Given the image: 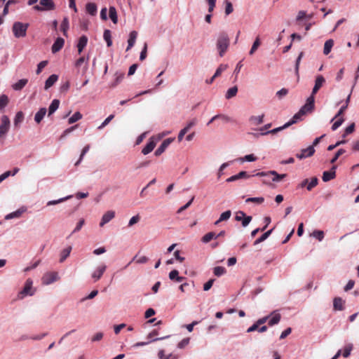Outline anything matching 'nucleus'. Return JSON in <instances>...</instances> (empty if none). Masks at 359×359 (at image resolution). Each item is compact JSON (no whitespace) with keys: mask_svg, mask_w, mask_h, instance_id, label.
Returning a JSON list of instances; mask_svg holds the SVG:
<instances>
[{"mask_svg":"<svg viewBox=\"0 0 359 359\" xmlns=\"http://www.w3.org/2000/svg\"><path fill=\"white\" fill-rule=\"evenodd\" d=\"M345 153V150L344 149H339L335 154L334 156L331 159L330 163H334L339 158V157Z\"/></svg>","mask_w":359,"mask_h":359,"instance_id":"nucleus-55","label":"nucleus"},{"mask_svg":"<svg viewBox=\"0 0 359 359\" xmlns=\"http://www.w3.org/2000/svg\"><path fill=\"white\" fill-rule=\"evenodd\" d=\"M86 11L91 15H95L97 13V6L94 3H88L86 6Z\"/></svg>","mask_w":359,"mask_h":359,"instance_id":"nucleus-30","label":"nucleus"},{"mask_svg":"<svg viewBox=\"0 0 359 359\" xmlns=\"http://www.w3.org/2000/svg\"><path fill=\"white\" fill-rule=\"evenodd\" d=\"M82 118V114L77 111L74 113L68 120L69 124L74 123Z\"/></svg>","mask_w":359,"mask_h":359,"instance_id":"nucleus-43","label":"nucleus"},{"mask_svg":"<svg viewBox=\"0 0 359 359\" xmlns=\"http://www.w3.org/2000/svg\"><path fill=\"white\" fill-rule=\"evenodd\" d=\"M72 247L69 246L61 252L60 262H63L69 256Z\"/></svg>","mask_w":359,"mask_h":359,"instance_id":"nucleus-32","label":"nucleus"},{"mask_svg":"<svg viewBox=\"0 0 359 359\" xmlns=\"http://www.w3.org/2000/svg\"><path fill=\"white\" fill-rule=\"evenodd\" d=\"M214 281H215V279L211 278V279H210L208 282H206V283L204 284V285H203V290H204V291H208V290H209L212 287V285H213V283H214Z\"/></svg>","mask_w":359,"mask_h":359,"instance_id":"nucleus-62","label":"nucleus"},{"mask_svg":"<svg viewBox=\"0 0 359 359\" xmlns=\"http://www.w3.org/2000/svg\"><path fill=\"white\" fill-rule=\"evenodd\" d=\"M140 217L138 215L133 216V217H131V219L129 221L128 226H131L134 225L135 224L137 223L140 221Z\"/></svg>","mask_w":359,"mask_h":359,"instance_id":"nucleus-63","label":"nucleus"},{"mask_svg":"<svg viewBox=\"0 0 359 359\" xmlns=\"http://www.w3.org/2000/svg\"><path fill=\"white\" fill-rule=\"evenodd\" d=\"M55 8V4L53 0H40V5L34 6V9L38 11H50Z\"/></svg>","mask_w":359,"mask_h":359,"instance_id":"nucleus-5","label":"nucleus"},{"mask_svg":"<svg viewBox=\"0 0 359 359\" xmlns=\"http://www.w3.org/2000/svg\"><path fill=\"white\" fill-rule=\"evenodd\" d=\"M115 76H116L115 81L109 86L110 88L116 87L123 80L124 74L123 73H120V74L116 73Z\"/></svg>","mask_w":359,"mask_h":359,"instance_id":"nucleus-40","label":"nucleus"},{"mask_svg":"<svg viewBox=\"0 0 359 359\" xmlns=\"http://www.w3.org/2000/svg\"><path fill=\"white\" fill-rule=\"evenodd\" d=\"M171 142L172 140L170 138L165 140L158 147V148L155 151L154 155L156 156H161L165 151L166 148L170 145Z\"/></svg>","mask_w":359,"mask_h":359,"instance_id":"nucleus-13","label":"nucleus"},{"mask_svg":"<svg viewBox=\"0 0 359 359\" xmlns=\"http://www.w3.org/2000/svg\"><path fill=\"white\" fill-rule=\"evenodd\" d=\"M29 27L28 23L15 22L12 27L13 35L16 38L25 37L27 35V31Z\"/></svg>","mask_w":359,"mask_h":359,"instance_id":"nucleus-3","label":"nucleus"},{"mask_svg":"<svg viewBox=\"0 0 359 359\" xmlns=\"http://www.w3.org/2000/svg\"><path fill=\"white\" fill-rule=\"evenodd\" d=\"M289 126H290V123H286L285 124H284L281 127H278V128H274V129H273L271 130H269V131H266V132H264V133H261V135H267V134H276L278 132L281 131L283 129H285V128H288Z\"/></svg>","mask_w":359,"mask_h":359,"instance_id":"nucleus-29","label":"nucleus"},{"mask_svg":"<svg viewBox=\"0 0 359 359\" xmlns=\"http://www.w3.org/2000/svg\"><path fill=\"white\" fill-rule=\"evenodd\" d=\"M230 43L228 34L225 32L219 33L217 40V49L220 57H223L226 52Z\"/></svg>","mask_w":359,"mask_h":359,"instance_id":"nucleus-2","label":"nucleus"},{"mask_svg":"<svg viewBox=\"0 0 359 359\" xmlns=\"http://www.w3.org/2000/svg\"><path fill=\"white\" fill-rule=\"evenodd\" d=\"M315 153V149L313 146H309L306 149L301 150L300 153L296 154V157L299 159H303L307 157L312 156Z\"/></svg>","mask_w":359,"mask_h":359,"instance_id":"nucleus-9","label":"nucleus"},{"mask_svg":"<svg viewBox=\"0 0 359 359\" xmlns=\"http://www.w3.org/2000/svg\"><path fill=\"white\" fill-rule=\"evenodd\" d=\"M264 198L263 197H252V198H248L245 200L246 203H255L257 204H262L264 203Z\"/></svg>","mask_w":359,"mask_h":359,"instance_id":"nucleus-45","label":"nucleus"},{"mask_svg":"<svg viewBox=\"0 0 359 359\" xmlns=\"http://www.w3.org/2000/svg\"><path fill=\"white\" fill-rule=\"evenodd\" d=\"M60 100L55 99L52 101L48 108V116L53 114L59 107Z\"/></svg>","mask_w":359,"mask_h":359,"instance_id":"nucleus-27","label":"nucleus"},{"mask_svg":"<svg viewBox=\"0 0 359 359\" xmlns=\"http://www.w3.org/2000/svg\"><path fill=\"white\" fill-rule=\"evenodd\" d=\"M338 118H339L332 126V130H336L344 121V119L342 116Z\"/></svg>","mask_w":359,"mask_h":359,"instance_id":"nucleus-52","label":"nucleus"},{"mask_svg":"<svg viewBox=\"0 0 359 359\" xmlns=\"http://www.w3.org/2000/svg\"><path fill=\"white\" fill-rule=\"evenodd\" d=\"M57 279V273L56 272H49L43 275L42 282L44 285H49Z\"/></svg>","mask_w":359,"mask_h":359,"instance_id":"nucleus-10","label":"nucleus"},{"mask_svg":"<svg viewBox=\"0 0 359 359\" xmlns=\"http://www.w3.org/2000/svg\"><path fill=\"white\" fill-rule=\"evenodd\" d=\"M89 149H90V145H88V144L83 147V149H82L81 154L80 155V158H79V161L75 163L76 166H77L81 163L84 155L88 151Z\"/></svg>","mask_w":359,"mask_h":359,"instance_id":"nucleus-53","label":"nucleus"},{"mask_svg":"<svg viewBox=\"0 0 359 359\" xmlns=\"http://www.w3.org/2000/svg\"><path fill=\"white\" fill-rule=\"evenodd\" d=\"M280 318L281 316L279 313H275L269 321V325L270 326H273L276 324H278L280 320Z\"/></svg>","mask_w":359,"mask_h":359,"instance_id":"nucleus-46","label":"nucleus"},{"mask_svg":"<svg viewBox=\"0 0 359 359\" xmlns=\"http://www.w3.org/2000/svg\"><path fill=\"white\" fill-rule=\"evenodd\" d=\"M231 210H226V211L222 212L220 215L219 219L215 222V225H218L221 222L228 220L231 217Z\"/></svg>","mask_w":359,"mask_h":359,"instance_id":"nucleus-26","label":"nucleus"},{"mask_svg":"<svg viewBox=\"0 0 359 359\" xmlns=\"http://www.w3.org/2000/svg\"><path fill=\"white\" fill-rule=\"evenodd\" d=\"M304 55V53L303 52H301L299 55V56L297 57V60H296V63H295V73L298 76L299 75V64H300V62H301V60L302 58Z\"/></svg>","mask_w":359,"mask_h":359,"instance_id":"nucleus-54","label":"nucleus"},{"mask_svg":"<svg viewBox=\"0 0 359 359\" xmlns=\"http://www.w3.org/2000/svg\"><path fill=\"white\" fill-rule=\"evenodd\" d=\"M88 43V37L86 36H81L79 39V42L77 43V48L79 54H81L83 51V48L86 46Z\"/></svg>","mask_w":359,"mask_h":359,"instance_id":"nucleus-20","label":"nucleus"},{"mask_svg":"<svg viewBox=\"0 0 359 359\" xmlns=\"http://www.w3.org/2000/svg\"><path fill=\"white\" fill-rule=\"evenodd\" d=\"M46 112L47 110L45 107L41 108L34 116L35 122L38 124L40 123L41 121L43 120V117L45 116Z\"/></svg>","mask_w":359,"mask_h":359,"instance_id":"nucleus-21","label":"nucleus"},{"mask_svg":"<svg viewBox=\"0 0 359 359\" xmlns=\"http://www.w3.org/2000/svg\"><path fill=\"white\" fill-rule=\"evenodd\" d=\"M216 234L214 232H209L204 235L201 239L203 243H209L213 238H217Z\"/></svg>","mask_w":359,"mask_h":359,"instance_id":"nucleus-39","label":"nucleus"},{"mask_svg":"<svg viewBox=\"0 0 359 359\" xmlns=\"http://www.w3.org/2000/svg\"><path fill=\"white\" fill-rule=\"evenodd\" d=\"M58 76L56 74H52L50 75L45 83V87L44 88L46 90H48L49 88H50L52 86L54 85V83L57 81Z\"/></svg>","mask_w":359,"mask_h":359,"instance_id":"nucleus-23","label":"nucleus"},{"mask_svg":"<svg viewBox=\"0 0 359 359\" xmlns=\"http://www.w3.org/2000/svg\"><path fill=\"white\" fill-rule=\"evenodd\" d=\"M8 103V98L6 95L0 96V110L3 109Z\"/></svg>","mask_w":359,"mask_h":359,"instance_id":"nucleus-47","label":"nucleus"},{"mask_svg":"<svg viewBox=\"0 0 359 359\" xmlns=\"http://www.w3.org/2000/svg\"><path fill=\"white\" fill-rule=\"evenodd\" d=\"M68 29H69V20L67 18H64L63 20L61 22L60 29L65 36H67V32Z\"/></svg>","mask_w":359,"mask_h":359,"instance_id":"nucleus-33","label":"nucleus"},{"mask_svg":"<svg viewBox=\"0 0 359 359\" xmlns=\"http://www.w3.org/2000/svg\"><path fill=\"white\" fill-rule=\"evenodd\" d=\"M104 39L105 40L108 47L112 45L111 31L105 29L103 34Z\"/></svg>","mask_w":359,"mask_h":359,"instance_id":"nucleus-35","label":"nucleus"},{"mask_svg":"<svg viewBox=\"0 0 359 359\" xmlns=\"http://www.w3.org/2000/svg\"><path fill=\"white\" fill-rule=\"evenodd\" d=\"M313 236L319 241H321L324 238V232L323 231L316 230L313 232Z\"/></svg>","mask_w":359,"mask_h":359,"instance_id":"nucleus-57","label":"nucleus"},{"mask_svg":"<svg viewBox=\"0 0 359 359\" xmlns=\"http://www.w3.org/2000/svg\"><path fill=\"white\" fill-rule=\"evenodd\" d=\"M224 4H225V13H226V15H228L233 12V6H232V4L229 0H225Z\"/></svg>","mask_w":359,"mask_h":359,"instance_id":"nucleus-48","label":"nucleus"},{"mask_svg":"<svg viewBox=\"0 0 359 359\" xmlns=\"http://www.w3.org/2000/svg\"><path fill=\"white\" fill-rule=\"evenodd\" d=\"M325 82V79L322 75L317 76L315 81V85L311 95H313L314 97L315 94L317 93L319 89L323 86Z\"/></svg>","mask_w":359,"mask_h":359,"instance_id":"nucleus-12","label":"nucleus"},{"mask_svg":"<svg viewBox=\"0 0 359 359\" xmlns=\"http://www.w3.org/2000/svg\"><path fill=\"white\" fill-rule=\"evenodd\" d=\"M47 61H41V62H39L37 65V69L36 71V73L37 74H39L42 69L47 65Z\"/></svg>","mask_w":359,"mask_h":359,"instance_id":"nucleus-61","label":"nucleus"},{"mask_svg":"<svg viewBox=\"0 0 359 359\" xmlns=\"http://www.w3.org/2000/svg\"><path fill=\"white\" fill-rule=\"evenodd\" d=\"M26 210H27V208L25 207H21L20 208H19L16 211L13 212L11 213H9L7 215H6L5 219L8 220V219H13V218H19V217H20L22 216V215L25 212H26Z\"/></svg>","mask_w":359,"mask_h":359,"instance_id":"nucleus-16","label":"nucleus"},{"mask_svg":"<svg viewBox=\"0 0 359 359\" xmlns=\"http://www.w3.org/2000/svg\"><path fill=\"white\" fill-rule=\"evenodd\" d=\"M65 40L62 38H57L52 46L51 50L53 53H55L60 50L63 47Z\"/></svg>","mask_w":359,"mask_h":359,"instance_id":"nucleus-18","label":"nucleus"},{"mask_svg":"<svg viewBox=\"0 0 359 359\" xmlns=\"http://www.w3.org/2000/svg\"><path fill=\"white\" fill-rule=\"evenodd\" d=\"M334 309L342 311L344 309V301L340 297H335L333 301Z\"/></svg>","mask_w":359,"mask_h":359,"instance_id":"nucleus-19","label":"nucleus"},{"mask_svg":"<svg viewBox=\"0 0 359 359\" xmlns=\"http://www.w3.org/2000/svg\"><path fill=\"white\" fill-rule=\"evenodd\" d=\"M24 120V114L22 111H18L15 117L14 118V125L16 127H18V126Z\"/></svg>","mask_w":359,"mask_h":359,"instance_id":"nucleus-37","label":"nucleus"},{"mask_svg":"<svg viewBox=\"0 0 359 359\" xmlns=\"http://www.w3.org/2000/svg\"><path fill=\"white\" fill-rule=\"evenodd\" d=\"M10 125L11 122L9 118L6 115L2 116L0 124V138H4L5 137L9 130Z\"/></svg>","mask_w":359,"mask_h":359,"instance_id":"nucleus-4","label":"nucleus"},{"mask_svg":"<svg viewBox=\"0 0 359 359\" xmlns=\"http://www.w3.org/2000/svg\"><path fill=\"white\" fill-rule=\"evenodd\" d=\"M260 39H259V37L257 36L255 39V41H254L252 46V48L249 52V54L250 55H252L257 50V48H259V46H260Z\"/></svg>","mask_w":359,"mask_h":359,"instance_id":"nucleus-42","label":"nucleus"},{"mask_svg":"<svg viewBox=\"0 0 359 359\" xmlns=\"http://www.w3.org/2000/svg\"><path fill=\"white\" fill-rule=\"evenodd\" d=\"M32 284H33L32 280L30 278H28L25 282V286H24L22 290H21L18 294V299H22L27 295L32 296L33 294V292L31 291L32 287Z\"/></svg>","mask_w":359,"mask_h":359,"instance_id":"nucleus-6","label":"nucleus"},{"mask_svg":"<svg viewBox=\"0 0 359 359\" xmlns=\"http://www.w3.org/2000/svg\"><path fill=\"white\" fill-rule=\"evenodd\" d=\"M252 176L264 177L262 183L266 185H271L272 182H280L287 177V174H278L276 171L270 170L268 172H259Z\"/></svg>","mask_w":359,"mask_h":359,"instance_id":"nucleus-1","label":"nucleus"},{"mask_svg":"<svg viewBox=\"0 0 359 359\" xmlns=\"http://www.w3.org/2000/svg\"><path fill=\"white\" fill-rule=\"evenodd\" d=\"M156 145V143L153 137H151L149 140V142L147 144V145L142 149V153L144 155H147L151 152L155 148Z\"/></svg>","mask_w":359,"mask_h":359,"instance_id":"nucleus-17","label":"nucleus"},{"mask_svg":"<svg viewBox=\"0 0 359 359\" xmlns=\"http://www.w3.org/2000/svg\"><path fill=\"white\" fill-rule=\"evenodd\" d=\"M147 43H144V48L142 50L140 53V60L141 61H143L147 57Z\"/></svg>","mask_w":359,"mask_h":359,"instance_id":"nucleus-60","label":"nucleus"},{"mask_svg":"<svg viewBox=\"0 0 359 359\" xmlns=\"http://www.w3.org/2000/svg\"><path fill=\"white\" fill-rule=\"evenodd\" d=\"M115 217V212L113 210H109L106 212L101 219V222L100 223V226H103L105 224L110 222L114 217Z\"/></svg>","mask_w":359,"mask_h":359,"instance_id":"nucleus-15","label":"nucleus"},{"mask_svg":"<svg viewBox=\"0 0 359 359\" xmlns=\"http://www.w3.org/2000/svg\"><path fill=\"white\" fill-rule=\"evenodd\" d=\"M137 32L136 31H132L130 33L129 39L128 40V45L126 48L127 51L129 50L134 46L136 39H137Z\"/></svg>","mask_w":359,"mask_h":359,"instance_id":"nucleus-22","label":"nucleus"},{"mask_svg":"<svg viewBox=\"0 0 359 359\" xmlns=\"http://www.w3.org/2000/svg\"><path fill=\"white\" fill-rule=\"evenodd\" d=\"M337 166L333 165L330 170L325 171L323 174L322 179L324 182H328L336 177V170Z\"/></svg>","mask_w":359,"mask_h":359,"instance_id":"nucleus-14","label":"nucleus"},{"mask_svg":"<svg viewBox=\"0 0 359 359\" xmlns=\"http://www.w3.org/2000/svg\"><path fill=\"white\" fill-rule=\"evenodd\" d=\"M109 18L114 24L117 23V13L116 8L114 6L109 7Z\"/></svg>","mask_w":359,"mask_h":359,"instance_id":"nucleus-36","label":"nucleus"},{"mask_svg":"<svg viewBox=\"0 0 359 359\" xmlns=\"http://www.w3.org/2000/svg\"><path fill=\"white\" fill-rule=\"evenodd\" d=\"M169 278L172 280L177 282H182L184 280V277L179 276V271L176 269L171 271L169 273Z\"/></svg>","mask_w":359,"mask_h":359,"instance_id":"nucleus-25","label":"nucleus"},{"mask_svg":"<svg viewBox=\"0 0 359 359\" xmlns=\"http://www.w3.org/2000/svg\"><path fill=\"white\" fill-rule=\"evenodd\" d=\"M314 100L313 95L308 97L306 104L299 109L300 114H303L304 116L307 113L311 112L314 109Z\"/></svg>","mask_w":359,"mask_h":359,"instance_id":"nucleus-7","label":"nucleus"},{"mask_svg":"<svg viewBox=\"0 0 359 359\" xmlns=\"http://www.w3.org/2000/svg\"><path fill=\"white\" fill-rule=\"evenodd\" d=\"M264 116V114H262L261 116H252L250 118V122L251 123V124H252L254 126H258L263 123Z\"/></svg>","mask_w":359,"mask_h":359,"instance_id":"nucleus-28","label":"nucleus"},{"mask_svg":"<svg viewBox=\"0 0 359 359\" xmlns=\"http://www.w3.org/2000/svg\"><path fill=\"white\" fill-rule=\"evenodd\" d=\"M333 45L334 41L332 39H329L326 41L324 44L323 53L325 55H328L330 53L332 48L333 47Z\"/></svg>","mask_w":359,"mask_h":359,"instance_id":"nucleus-31","label":"nucleus"},{"mask_svg":"<svg viewBox=\"0 0 359 359\" xmlns=\"http://www.w3.org/2000/svg\"><path fill=\"white\" fill-rule=\"evenodd\" d=\"M226 270L223 266H216L213 269L214 275L218 277L224 275V273H226Z\"/></svg>","mask_w":359,"mask_h":359,"instance_id":"nucleus-41","label":"nucleus"},{"mask_svg":"<svg viewBox=\"0 0 359 359\" xmlns=\"http://www.w3.org/2000/svg\"><path fill=\"white\" fill-rule=\"evenodd\" d=\"M355 130V123H352L350 126H348L344 131L343 135L344 137L352 133Z\"/></svg>","mask_w":359,"mask_h":359,"instance_id":"nucleus-59","label":"nucleus"},{"mask_svg":"<svg viewBox=\"0 0 359 359\" xmlns=\"http://www.w3.org/2000/svg\"><path fill=\"white\" fill-rule=\"evenodd\" d=\"M318 182V180L317 177H312L311 180V182H309V184L306 187L307 190L308 191L312 190L313 188H314L315 187L317 186Z\"/></svg>","mask_w":359,"mask_h":359,"instance_id":"nucleus-50","label":"nucleus"},{"mask_svg":"<svg viewBox=\"0 0 359 359\" xmlns=\"http://www.w3.org/2000/svg\"><path fill=\"white\" fill-rule=\"evenodd\" d=\"M272 231H273V229L269 230L268 231H266L264 234H262L259 238H257L254 242V245H256L264 241L271 235Z\"/></svg>","mask_w":359,"mask_h":359,"instance_id":"nucleus-38","label":"nucleus"},{"mask_svg":"<svg viewBox=\"0 0 359 359\" xmlns=\"http://www.w3.org/2000/svg\"><path fill=\"white\" fill-rule=\"evenodd\" d=\"M107 266L105 264H101L95 269V271L92 273V278H93L94 282H97L101 278L103 273L105 272Z\"/></svg>","mask_w":359,"mask_h":359,"instance_id":"nucleus-11","label":"nucleus"},{"mask_svg":"<svg viewBox=\"0 0 359 359\" xmlns=\"http://www.w3.org/2000/svg\"><path fill=\"white\" fill-rule=\"evenodd\" d=\"M72 198V196H67V197H65V198H60L58 200H55V201H50L47 203V205H56L57 203H60L61 202H63L65 201V200L68 199V198Z\"/></svg>","mask_w":359,"mask_h":359,"instance_id":"nucleus-58","label":"nucleus"},{"mask_svg":"<svg viewBox=\"0 0 359 359\" xmlns=\"http://www.w3.org/2000/svg\"><path fill=\"white\" fill-rule=\"evenodd\" d=\"M353 348V345L351 344H349L348 345H346L344 348V351H343V356L344 358H347L351 354V351Z\"/></svg>","mask_w":359,"mask_h":359,"instance_id":"nucleus-51","label":"nucleus"},{"mask_svg":"<svg viewBox=\"0 0 359 359\" xmlns=\"http://www.w3.org/2000/svg\"><path fill=\"white\" fill-rule=\"evenodd\" d=\"M114 114H111L110 116H109L102 123V124L98 126V129L99 130H101L104 127H105L107 124H109V123L114 118Z\"/></svg>","mask_w":359,"mask_h":359,"instance_id":"nucleus-56","label":"nucleus"},{"mask_svg":"<svg viewBox=\"0 0 359 359\" xmlns=\"http://www.w3.org/2000/svg\"><path fill=\"white\" fill-rule=\"evenodd\" d=\"M287 93H288V90H287V89H286V88H282V89H280V90H278V91L276 93V95H277L279 98H281V97H283V96H285Z\"/></svg>","mask_w":359,"mask_h":359,"instance_id":"nucleus-64","label":"nucleus"},{"mask_svg":"<svg viewBox=\"0 0 359 359\" xmlns=\"http://www.w3.org/2000/svg\"><path fill=\"white\" fill-rule=\"evenodd\" d=\"M302 116H304L303 114H300V111H299L297 114H295L292 119L287 123H290V126H292L294 123H296L298 121L301 120Z\"/></svg>","mask_w":359,"mask_h":359,"instance_id":"nucleus-44","label":"nucleus"},{"mask_svg":"<svg viewBox=\"0 0 359 359\" xmlns=\"http://www.w3.org/2000/svg\"><path fill=\"white\" fill-rule=\"evenodd\" d=\"M235 219L236 221H242V225L245 227L252 220L251 216H247L245 213L243 211H238L236 212V215L235 217Z\"/></svg>","mask_w":359,"mask_h":359,"instance_id":"nucleus-8","label":"nucleus"},{"mask_svg":"<svg viewBox=\"0 0 359 359\" xmlns=\"http://www.w3.org/2000/svg\"><path fill=\"white\" fill-rule=\"evenodd\" d=\"M228 67L227 65L222 64L220 65L218 68L217 69L215 73V77L219 76L223 72H224Z\"/></svg>","mask_w":359,"mask_h":359,"instance_id":"nucleus-49","label":"nucleus"},{"mask_svg":"<svg viewBox=\"0 0 359 359\" xmlns=\"http://www.w3.org/2000/svg\"><path fill=\"white\" fill-rule=\"evenodd\" d=\"M237 92H238V88H237V86H233V87H231V88H230L227 90V92H226V95H225V97H226V99H228V100H229V99H231V98H232V97H235V96L236 95Z\"/></svg>","mask_w":359,"mask_h":359,"instance_id":"nucleus-34","label":"nucleus"},{"mask_svg":"<svg viewBox=\"0 0 359 359\" xmlns=\"http://www.w3.org/2000/svg\"><path fill=\"white\" fill-rule=\"evenodd\" d=\"M28 80L27 79H22L19 80L18 82L15 83L12 87L15 90H22L27 83Z\"/></svg>","mask_w":359,"mask_h":359,"instance_id":"nucleus-24","label":"nucleus"}]
</instances>
